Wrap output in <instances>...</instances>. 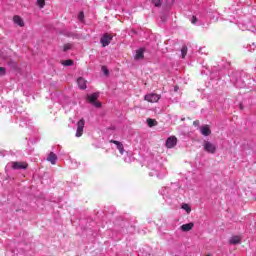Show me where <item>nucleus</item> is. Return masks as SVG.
<instances>
[{
	"label": "nucleus",
	"instance_id": "1",
	"mask_svg": "<svg viewBox=\"0 0 256 256\" xmlns=\"http://www.w3.org/2000/svg\"><path fill=\"white\" fill-rule=\"evenodd\" d=\"M246 80L251 79V75L245 73V72H239L236 71L231 74L230 81L235 85V87H238V89H243V87H246Z\"/></svg>",
	"mask_w": 256,
	"mask_h": 256
},
{
	"label": "nucleus",
	"instance_id": "2",
	"mask_svg": "<svg viewBox=\"0 0 256 256\" xmlns=\"http://www.w3.org/2000/svg\"><path fill=\"white\" fill-rule=\"evenodd\" d=\"M148 167L151 169L150 177H155L156 175L158 179H163L167 175V169L157 161L149 163Z\"/></svg>",
	"mask_w": 256,
	"mask_h": 256
},
{
	"label": "nucleus",
	"instance_id": "3",
	"mask_svg": "<svg viewBox=\"0 0 256 256\" xmlns=\"http://www.w3.org/2000/svg\"><path fill=\"white\" fill-rule=\"evenodd\" d=\"M192 25H197L198 27L201 25H205V14H196L190 19Z\"/></svg>",
	"mask_w": 256,
	"mask_h": 256
},
{
	"label": "nucleus",
	"instance_id": "4",
	"mask_svg": "<svg viewBox=\"0 0 256 256\" xmlns=\"http://www.w3.org/2000/svg\"><path fill=\"white\" fill-rule=\"evenodd\" d=\"M203 149L206 151V153H211L213 155L217 151V145L211 143L210 141L204 140Z\"/></svg>",
	"mask_w": 256,
	"mask_h": 256
},
{
	"label": "nucleus",
	"instance_id": "5",
	"mask_svg": "<svg viewBox=\"0 0 256 256\" xmlns=\"http://www.w3.org/2000/svg\"><path fill=\"white\" fill-rule=\"evenodd\" d=\"M87 99L89 103L94 105V107H101V102H97V99H99V93H93L91 95H88Z\"/></svg>",
	"mask_w": 256,
	"mask_h": 256
},
{
	"label": "nucleus",
	"instance_id": "6",
	"mask_svg": "<svg viewBox=\"0 0 256 256\" xmlns=\"http://www.w3.org/2000/svg\"><path fill=\"white\" fill-rule=\"evenodd\" d=\"M145 101H148V103H157L159 99H161V95L150 93L144 96Z\"/></svg>",
	"mask_w": 256,
	"mask_h": 256
},
{
	"label": "nucleus",
	"instance_id": "7",
	"mask_svg": "<svg viewBox=\"0 0 256 256\" xmlns=\"http://www.w3.org/2000/svg\"><path fill=\"white\" fill-rule=\"evenodd\" d=\"M7 167H11L14 170L26 169L27 163L24 162H10L7 164Z\"/></svg>",
	"mask_w": 256,
	"mask_h": 256
},
{
	"label": "nucleus",
	"instance_id": "8",
	"mask_svg": "<svg viewBox=\"0 0 256 256\" xmlns=\"http://www.w3.org/2000/svg\"><path fill=\"white\" fill-rule=\"evenodd\" d=\"M111 41H113V36L109 33H105L101 40L100 43L102 44V47H107L109 46V44L111 43Z\"/></svg>",
	"mask_w": 256,
	"mask_h": 256
},
{
	"label": "nucleus",
	"instance_id": "9",
	"mask_svg": "<svg viewBox=\"0 0 256 256\" xmlns=\"http://www.w3.org/2000/svg\"><path fill=\"white\" fill-rule=\"evenodd\" d=\"M83 129H85V120L81 119L77 123L76 137H81L83 135Z\"/></svg>",
	"mask_w": 256,
	"mask_h": 256
},
{
	"label": "nucleus",
	"instance_id": "10",
	"mask_svg": "<svg viewBox=\"0 0 256 256\" xmlns=\"http://www.w3.org/2000/svg\"><path fill=\"white\" fill-rule=\"evenodd\" d=\"M175 145H177V137L171 136V137L167 138L166 147L168 149H173V147H175Z\"/></svg>",
	"mask_w": 256,
	"mask_h": 256
},
{
	"label": "nucleus",
	"instance_id": "11",
	"mask_svg": "<svg viewBox=\"0 0 256 256\" xmlns=\"http://www.w3.org/2000/svg\"><path fill=\"white\" fill-rule=\"evenodd\" d=\"M110 143H114V145H116V149H118L120 155H123L125 153V148L123 146V143L117 140H110Z\"/></svg>",
	"mask_w": 256,
	"mask_h": 256
},
{
	"label": "nucleus",
	"instance_id": "12",
	"mask_svg": "<svg viewBox=\"0 0 256 256\" xmlns=\"http://www.w3.org/2000/svg\"><path fill=\"white\" fill-rule=\"evenodd\" d=\"M46 160L49 161L51 165H57V154L54 152H50Z\"/></svg>",
	"mask_w": 256,
	"mask_h": 256
},
{
	"label": "nucleus",
	"instance_id": "13",
	"mask_svg": "<svg viewBox=\"0 0 256 256\" xmlns=\"http://www.w3.org/2000/svg\"><path fill=\"white\" fill-rule=\"evenodd\" d=\"M77 84H78L79 89H82V90L87 89V80L84 79L83 77H79L77 79Z\"/></svg>",
	"mask_w": 256,
	"mask_h": 256
},
{
	"label": "nucleus",
	"instance_id": "14",
	"mask_svg": "<svg viewBox=\"0 0 256 256\" xmlns=\"http://www.w3.org/2000/svg\"><path fill=\"white\" fill-rule=\"evenodd\" d=\"M144 53H145V49L144 48H139L138 50H136V54L134 56V59L136 61H140V59H143V57H145Z\"/></svg>",
	"mask_w": 256,
	"mask_h": 256
},
{
	"label": "nucleus",
	"instance_id": "15",
	"mask_svg": "<svg viewBox=\"0 0 256 256\" xmlns=\"http://www.w3.org/2000/svg\"><path fill=\"white\" fill-rule=\"evenodd\" d=\"M200 133L204 135V137H209L211 135V128L208 125H204L200 128Z\"/></svg>",
	"mask_w": 256,
	"mask_h": 256
},
{
	"label": "nucleus",
	"instance_id": "16",
	"mask_svg": "<svg viewBox=\"0 0 256 256\" xmlns=\"http://www.w3.org/2000/svg\"><path fill=\"white\" fill-rule=\"evenodd\" d=\"M193 227H195V224H193V222L187 223V224H183L180 229L181 231H184L185 233H187V231H191V229H193Z\"/></svg>",
	"mask_w": 256,
	"mask_h": 256
},
{
	"label": "nucleus",
	"instance_id": "17",
	"mask_svg": "<svg viewBox=\"0 0 256 256\" xmlns=\"http://www.w3.org/2000/svg\"><path fill=\"white\" fill-rule=\"evenodd\" d=\"M230 245H239L241 243L240 236H232L229 240Z\"/></svg>",
	"mask_w": 256,
	"mask_h": 256
},
{
	"label": "nucleus",
	"instance_id": "18",
	"mask_svg": "<svg viewBox=\"0 0 256 256\" xmlns=\"http://www.w3.org/2000/svg\"><path fill=\"white\" fill-rule=\"evenodd\" d=\"M160 194L164 197H167L168 195H171V188L169 187H163L161 190H160Z\"/></svg>",
	"mask_w": 256,
	"mask_h": 256
},
{
	"label": "nucleus",
	"instance_id": "19",
	"mask_svg": "<svg viewBox=\"0 0 256 256\" xmlns=\"http://www.w3.org/2000/svg\"><path fill=\"white\" fill-rule=\"evenodd\" d=\"M13 21L16 25H19V27H23L25 25L23 19L19 16H14Z\"/></svg>",
	"mask_w": 256,
	"mask_h": 256
},
{
	"label": "nucleus",
	"instance_id": "20",
	"mask_svg": "<svg viewBox=\"0 0 256 256\" xmlns=\"http://www.w3.org/2000/svg\"><path fill=\"white\" fill-rule=\"evenodd\" d=\"M62 65H64V67H71L73 65V60H65L62 62Z\"/></svg>",
	"mask_w": 256,
	"mask_h": 256
},
{
	"label": "nucleus",
	"instance_id": "21",
	"mask_svg": "<svg viewBox=\"0 0 256 256\" xmlns=\"http://www.w3.org/2000/svg\"><path fill=\"white\" fill-rule=\"evenodd\" d=\"M182 59H185V55H187V46H183L181 49Z\"/></svg>",
	"mask_w": 256,
	"mask_h": 256
},
{
	"label": "nucleus",
	"instance_id": "22",
	"mask_svg": "<svg viewBox=\"0 0 256 256\" xmlns=\"http://www.w3.org/2000/svg\"><path fill=\"white\" fill-rule=\"evenodd\" d=\"M7 75V69L5 67H0V77Z\"/></svg>",
	"mask_w": 256,
	"mask_h": 256
},
{
	"label": "nucleus",
	"instance_id": "23",
	"mask_svg": "<svg viewBox=\"0 0 256 256\" xmlns=\"http://www.w3.org/2000/svg\"><path fill=\"white\" fill-rule=\"evenodd\" d=\"M147 123H148V127H155V120L148 118Z\"/></svg>",
	"mask_w": 256,
	"mask_h": 256
},
{
	"label": "nucleus",
	"instance_id": "24",
	"mask_svg": "<svg viewBox=\"0 0 256 256\" xmlns=\"http://www.w3.org/2000/svg\"><path fill=\"white\" fill-rule=\"evenodd\" d=\"M37 5L40 9H43L45 7V0H37Z\"/></svg>",
	"mask_w": 256,
	"mask_h": 256
},
{
	"label": "nucleus",
	"instance_id": "25",
	"mask_svg": "<svg viewBox=\"0 0 256 256\" xmlns=\"http://www.w3.org/2000/svg\"><path fill=\"white\" fill-rule=\"evenodd\" d=\"M182 209H184V211H186L187 213H191V207H189L188 204H183Z\"/></svg>",
	"mask_w": 256,
	"mask_h": 256
},
{
	"label": "nucleus",
	"instance_id": "26",
	"mask_svg": "<svg viewBox=\"0 0 256 256\" xmlns=\"http://www.w3.org/2000/svg\"><path fill=\"white\" fill-rule=\"evenodd\" d=\"M247 31H251L252 33H255L256 31V28L253 27V25L250 23L247 28H246Z\"/></svg>",
	"mask_w": 256,
	"mask_h": 256
},
{
	"label": "nucleus",
	"instance_id": "27",
	"mask_svg": "<svg viewBox=\"0 0 256 256\" xmlns=\"http://www.w3.org/2000/svg\"><path fill=\"white\" fill-rule=\"evenodd\" d=\"M84 17H85V14H84L83 12H80V13L78 14V19H79V21H83Z\"/></svg>",
	"mask_w": 256,
	"mask_h": 256
},
{
	"label": "nucleus",
	"instance_id": "28",
	"mask_svg": "<svg viewBox=\"0 0 256 256\" xmlns=\"http://www.w3.org/2000/svg\"><path fill=\"white\" fill-rule=\"evenodd\" d=\"M102 71L104 75H109V69H107L105 66H102Z\"/></svg>",
	"mask_w": 256,
	"mask_h": 256
},
{
	"label": "nucleus",
	"instance_id": "29",
	"mask_svg": "<svg viewBox=\"0 0 256 256\" xmlns=\"http://www.w3.org/2000/svg\"><path fill=\"white\" fill-rule=\"evenodd\" d=\"M155 7H161V0H154Z\"/></svg>",
	"mask_w": 256,
	"mask_h": 256
},
{
	"label": "nucleus",
	"instance_id": "30",
	"mask_svg": "<svg viewBox=\"0 0 256 256\" xmlns=\"http://www.w3.org/2000/svg\"><path fill=\"white\" fill-rule=\"evenodd\" d=\"M71 47H73L71 44H65L64 51H69V49H71Z\"/></svg>",
	"mask_w": 256,
	"mask_h": 256
},
{
	"label": "nucleus",
	"instance_id": "31",
	"mask_svg": "<svg viewBox=\"0 0 256 256\" xmlns=\"http://www.w3.org/2000/svg\"><path fill=\"white\" fill-rule=\"evenodd\" d=\"M175 0H166V3H167V5H173V2H174Z\"/></svg>",
	"mask_w": 256,
	"mask_h": 256
},
{
	"label": "nucleus",
	"instance_id": "32",
	"mask_svg": "<svg viewBox=\"0 0 256 256\" xmlns=\"http://www.w3.org/2000/svg\"><path fill=\"white\" fill-rule=\"evenodd\" d=\"M174 91L178 92L179 91V87L175 86Z\"/></svg>",
	"mask_w": 256,
	"mask_h": 256
},
{
	"label": "nucleus",
	"instance_id": "33",
	"mask_svg": "<svg viewBox=\"0 0 256 256\" xmlns=\"http://www.w3.org/2000/svg\"><path fill=\"white\" fill-rule=\"evenodd\" d=\"M74 163H75L74 168H75V167H79V164H78L77 162H74Z\"/></svg>",
	"mask_w": 256,
	"mask_h": 256
},
{
	"label": "nucleus",
	"instance_id": "34",
	"mask_svg": "<svg viewBox=\"0 0 256 256\" xmlns=\"http://www.w3.org/2000/svg\"><path fill=\"white\" fill-rule=\"evenodd\" d=\"M194 125H197V121H194Z\"/></svg>",
	"mask_w": 256,
	"mask_h": 256
},
{
	"label": "nucleus",
	"instance_id": "35",
	"mask_svg": "<svg viewBox=\"0 0 256 256\" xmlns=\"http://www.w3.org/2000/svg\"><path fill=\"white\" fill-rule=\"evenodd\" d=\"M253 81H256L255 79H253Z\"/></svg>",
	"mask_w": 256,
	"mask_h": 256
}]
</instances>
